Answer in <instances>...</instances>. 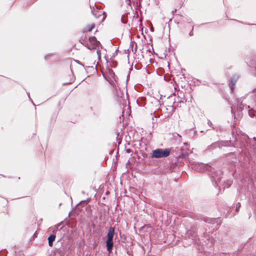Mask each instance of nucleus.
<instances>
[{
	"mask_svg": "<svg viewBox=\"0 0 256 256\" xmlns=\"http://www.w3.org/2000/svg\"><path fill=\"white\" fill-rule=\"evenodd\" d=\"M56 236L54 234H51L48 238V244L50 246H52L53 242L55 240Z\"/></svg>",
	"mask_w": 256,
	"mask_h": 256,
	"instance_id": "nucleus-4",
	"label": "nucleus"
},
{
	"mask_svg": "<svg viewBox=\"0 0 256 256\" xmlns=\"http://www.w3.org/2000/svg\"><path fill=\"white\" fill-rule=\"evenodd\" d=\"M105 18L104 16H103L102 18V20H104Z\"/></svg>",
	"mask_w": 256,
	"mask_h": 256,
	"instance_id": "nucleus-13",
	"label": "nucleus"
},
{
	"mask_svg": "<svg viewBox=\"0 0 256 256\" xmlns=\"http://www.w3.org/2000/svg\"><path fill=\"white\" fill-rule=\"evenodd\" d=\"M192 162L191 163V165H193V163H194V161H192Z\"/></svg>",
	"mask_w": 256,
	"mask_h": 256,
	"instance_id": "nucleus-12",
	"label": "nucleus"
},
{
	"mask_svg": "<svg viewBox=\"0 0 256 256\" xmlns=\"http://www.w3.org/2000/svg\"><path fill=\"white\" fill-rule=\"evenodd\" d=\"M114 234V228L110 227L108 230L107 234V240L106 241V246L109 252H111L113 246V238Z\"/></svg>",
	"mask_w": 256,
	"mask_h": 256,
	"instance_id": "nucleus-2",
	"label": "nucleus"
},
{
	"mask_svg": "<svg viewBox=\"0 0 256 256\" xmlns=\"http://www.w3.org/2000/svg\"><path fill=\"white\" fill-rule=\"evenodd\" d=\"M132 151L130 149V148H128V149H126V150H125V153H124V154H130V156H131V155H132Z\"/></svg>",
	"mask_w": 256,
	"mask_h": 256,
	"instance_id": "nucleus-8",
	"label": "nucleus"
},
{
	"mask_svg": "<svg viewBox=\"0 0 256 256\" xmlns=\"http://www.w3.org/2000/svg\"><path fill=\"white\" fill-rule=\"evenodd\" d=\"M254 139L255 140H256V138H255V137H254Z\"/></svg>",
	"mask_w": 256,
	"mask_h": 256,
	"instance_id": "nucleus-14",
	"label": "nucleus"
},
{
	"mask_svg": "<svg viewBox=\"0 0 256 256\" xmlns=\"http://www.w3.org/2000/svg\"><path fill=\"white\" fill-rule=\"evenodd\" d=\"M240 204L238 203L237 206H236V210H238V209L240 208Z\"/></svg>",
	"mask_w": 256,
	"mask_h": 256,
	"instance_id": "nucleus-10",
	"label": "nucleus"
},
{
	"mask_svg": "<svg viewBox=\"0 0 256 256\" xmlns=\"http://www.w3.org/2000/svg\"><path fill=\"white\" fill-rule=\"evenodd\" d=\"M92 12L93 14V15L96 17V18H99L100 16H102L104 13H103L102 14L98 12V11H97V10H92Z\"/></svg>",
	"mask_w": 256,
	"mask_h": 256,
	"instance_id": "nucleus-5",
	"label": "nucleus"
},
{
	"mask_svg": "<svg viewBox=\"0 0 256 256\" xmlns=\"http://www.w3.org/2000/svg\"><path fill=\"white\" fill-rule=\"evenodd\" d=\"M95 27V24H92L90 25L87 26V31L91 32L92 30Z\"/></svg>",
	"mask_w": 256,
	"mask_h": 256,
	"instance_id": "nucleus-7",
	"label": "nucleus"
},
{
	"mask_svg": "<svg viewBox=\"0 0 256 256\" xmlns=\"http://www.w3.org/2000/svg\"><path fill=\"white\" fill-rule=\"evenodd\" d=\"M190 146L186 143H184L181 147L175 148H168L165 149L157 148L152 151V158H165L172 154L177 159H186L188 158L190 150Z\"/></svg>",
	"mask_w": 256,
	"mask_h": 256,
	"instance_id": "nucleus-1",
	"label": "nucleus"
},
{
	"mask_svg": "<svg viewBox=\"0 0 256 256\" xmlns=\"http://www.w3.org/2000/svg\"><path fill=\"white\" fill-rule=\"evenodd\" d=\"M178 136H180V137H181V136H180V134H178Z\"/></svg>",
	"mask_w": 256,
	"mask_h": 256,
	"instance_id": "nucleus-15",
	"label": "nucleus"
},
{
	"mask_svg": "<svg viewBox=\"0 0 256 256\" xmlns=\"http://www.w3.org/2000/svg\"><path fill=\"white\" fill-rule=\"evenodd\" d=\"M84 44L90 50L96 49V48L100 44V42L97 40L94 36H90L88 38V42L84 41V40H82Z\"/></svg>",
	"mask_w": 256,
	"mask_h": 256,
	"instance_id": "nucleus-3",
	"label": "nucleus"
},
{
	"mask_svg": "<svg viewBox=\"0 0 256 256\" xmlns=\"http://www.w3.org/2000/svg\"><path fill=\"white\" fill-rule=\"evenodd\" d=\"M220 145H221V144L220 142H215V143L212 144V145H210V148H209L210 149H212V148H216L217 147L220 148Z\"/></svg>",
	"mask_w": 256,
	"mask_h": 256,
	"instance_id": "nucleus-6",
	"label": "nucleus"
},
{
	"mask_svg": "<svg viewBox=\"0 0 256 256\" xmlns=\"http://www.w3.org/2000/svg\"><path fill=\"white\" fill-rule=\"evenodd\" d=\"M195 168V169H196V170H199V171H202V170H200H200H198V168Z\"/></svg>",
	"mask_w": 256,
	"mask_h": 256,
	"instance_id": "nucleus-11",
	"label": "nucleus"
},
{
	"mask_svg": "<svg viewBox=\"0 0 256 256\" xmlns=\"http://www.w3.org/2000/svg\"><path fill=\"white\" fill-rule=\"evenodd\" d=\"M232 184V182L231 181H228V184L227 186V188H228Z\"/></svg>",
	"mask_w": 256,
	"mask_h": 256,
	"instance_id": "nucleus-9",
	"label": "nucleus"
}]
</instances>
